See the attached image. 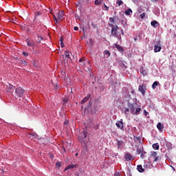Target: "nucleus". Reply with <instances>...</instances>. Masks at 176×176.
I'll return each mask as SVG.
<instances>
[{
    "mask_svg": "<svg viewBox=\"0 0 176 176\" xmlns=\"http://www.w3.org/2000/svg\"><path fill=\"white\" fill-rule=\"evenodd\" d=\"M24 93H25V90L21 88V87H19L15 89L14 96L15 98H21V97H23V96H24Z\"/></svg>",
    "mask_w": 176,
    "mask_h": 176,
    "instance_id": "1",
    "label": "nucleus"
},
{
    "mask_svg": "<svg viewBox=\"0 0 176 176\" xmlns=\"http://www.w3.org/2000/svg\"><path fill=\"white\" fill-rule=\"evenodd\" d=\"M111 35L113 36H116V38H119V36L118 35V29L119 27H118V25H111Z\"/></svg>",
    "mask_w": 176,
    "mask_h": 176,
    "instance_id": "2",
    "label": "nucleus"
},
{
    "mask_svg": "<svg viewBox=\"0 0 176 176\" xmlns=\"http://www.w3.org/2000/svg\"><path fill=\"white\" fill-rule=\"evenodd\" d=\"M127 105L129 108V111L132 115L134 113V111H135V108H137V103H130L128 102Z\"/></svg>",
    "mask_w": 176,
    "mask_h": 176,
    "instance_id": "3",
    "label": "nucleus"
},
{
    "mask_svg": "<svg viewBox=\"0 0 176 176\" xmlns=\"http://www.w3.org/2000/svg\"><path fill=\"white\" fill-rule=\"evenodd\" d=\"M87 137V130H84L81 132V134L80 136H78V140L80 142H83V139L86 138Z\"/></svg>",
    "mask_w": 176,
    "mask_h": 176,
    "instance_id": "4",
    "label": "nucleus"
},
{
    "mask_svg": "<svg viewBox=\"0 0 176 176\" xmlns=\"http://www.w3.org/2000/svg\"><path fill=\"white\" fill-rule=\"evenodd\" d=\"M139 91L142 93V96H145V91L146 90V87L144 85H140L138 87Z\"/></svg>",
    "mask_w": 176,
    "mask_h": 176,
    "instance_id": "5",
    "label": "nucleus"
},
{
    "mask_svg": "<svg viewBox=\"0 0 176 176\" xmlns=\"http://www.w3.org/2000/svg\"><path fill=\"white\" fill-rule=\"evenodd\" d=\"M124 159L126 162L134 160V157H133V155L129 153L124 155Z\"/></svg>",
    "mask_w": 176,
    "mask_h": 176,
    "instance_id": "6",
    "label": "nucleus"
},
{
    "mask_svg": "<svg viewBox=\"0 0 176 176\" xmlns=\"http://www.w3.org/2000/svg\"><path fill=\"white\" fill-rule=\"evenodd\" d=\"M16 87L10 84L7 85V91H9L10 93H13Z\"/></svg>",
    "mask_w": 176,
    "mask_h": 176,
    "instance_id": "7",
    "label": "nucleus"
},
{
    "mask_svg": "<svg viewBox=\"0 0 176 176\" xmlns=\"http://www.w3.org/2000/svg\"><path fill=\"white\" fill-rule=\"evenodd\" d=\"M64 16V11H58L57 14L58 20L61 23V20H63V16Z\"/></svg>",
    "mask_w": 176,
    "mask_h": 176,
    "instance_id": "8",
    "label": "nucleus"
},
{
    "mask_svg": "<svg viewBox=\"0 0 176 176\" xmlns=\"http://www.w3.org/2000/svg\"><path fill=\"white\" fill-rule=\"evenodd\" d=\"M116 126H117V127L118 129H120V130H123L124 129V124H123V121L120 120V121H118L116 123Z\"/></svg>",
    "mask_w": 176,
    "mask_h": 176,
    "instance_id": "9",
    "label": "nucleus"
},
{
    "mask_svg": "<svg viewBox=\"0 0 176 176\" xmlns=\"http://www.w3.org/2000/svg\"><path fill=\"white\" fill-rule=\"evenodd\" d=\"M157 129H158L160 131H163V130L164 129V125L162 124V122H159L157 124Z\"/></svg>",
    "mask_w": 176,
    "mask_h": 176,
    "instance_id": "10",
    "label": "nucleus"
},
{
    "mask_svg": "<svg viewBox=\"0 0 176 176\" xmlns=\"http://www.w3.org/2000/svg\"><path fill=\"white\" fill-rule=\"evenodd\" d=\"M151 157H153L154 159L153 162H157V159H159V157H157V153H156V151H154L151 154Z\"/></svg>",
    "mask_w": 176,
    "mask_h": 176,
    "instance_id": "11",
    "label": "nucleus"
},
{
    "mask_svg": "<svg viewBox=\"0 0 176 176\" xmlns=\"http://www.w3.org/2000/svg\"><path fill=\"white\" fill-rule=\"evenodd\" d=\"M162 50V46L160 45H154V52L155 53H159Z\"/></svg>",
    "mask_w": 176,
    "mask_h": 176,
    "instance_id": "12",
    "label": "nucleus"
},
{
    "mask_svg": "<svg viewBox=\"0 0 176 176\" xmlns=\"http://www.w3.org/2000/svg\"><path fill=\"white\" fill-rule=\"evenodd\" d=\"M135 111H134V113H133V115H135V116H138V115H140V112H141V108H140V107H136L135 109Z\"/></svg>",
    "mask_w": 176,
    "mask_h": 176,
    "instance_id": "13",
    "label": "nucleus"
},
{
    "mask_svg": "<svg viewBox=\"0 0 176 176\" xmlns=\"http://www.w3.org/2000/svg\"><path fill=\"white\" fill-rule=\"evenodd\" d=\"M137 170L139 173H144L145 171V169L142 168V165H138Z\"/></svg>",
    "mask_w": 176,
    "mask_h": 176,
    "instance_id": "14",
    "label": "nucleus"
},
{
    "mask_svg": "<svg viewBox=\"0 0 176 176\" xmlns=\"http://www.w3.org/2000/svg\"><path fill=\"white\" fill-rule=\"evenodd\" d=\"M151 25H152V27H153L154 28H156V27H157V25H159V22H157V21H152L151 22Z\"/></svg>",
    "mask_w": 176,
    "mask_h": 176,
    "instance_id": "15",
    "label": "nucleus"
},
{
    "mask_svg": "<svg viewBox=\"0 0 176 176\" xmlns=\"http://www.w3.org/2000/svg\"><path fill=\"white\" fill-rule=\"evenodd\" d=\"M26 42L29 47H34V46H35V43L34 42L30 41V40H27Z\"/></svg>",
    "mask_w": 176,
    "mask_h": 176,
    "instance_id": "16",
    "label": "nucleus"
},
{
    "mask_svg": "<svg viewBox=\"0 0 176 176\" xmlns=\"http://www.w3.org/2000/svg\"><path fill=\"white\" fill-rule=\"evenodd\" d=\"M90 98V95H87L86 97H85L82 101H81V104H85V102H87V101H89V99Z\"/></svg>",
    "mask_w": 176,
    "mask_h": 176,
    "instance_id": "17",
    "label": "nucleus"
},
{
    "mask_svg": "<svg viewBox=\"0 0 176 176\" xmlns=\"http://www.w3.org/2000/svg\"><path fill=\"white\" fill-rule=\"evenodd\" d=\"M115 24V18L113 17H110L109 18V27H111V25H113Z\"/></svg>",
    "mask_w": 176,
    "mask_h": 176,
    "instance_id": "18",
    "label": "nucleus"
},
{
    "mask_svg": "<svg viewBox=\"0 0 176 176\" xmlns=\"http://www.w3.org/2000/svg\"><path fill=\"white\" fill-rule=\"evenodd\" d=\"M31 35L34 37V38H37L38 37V35H39L38 34V32L37 31H34V30H32L31 32H30Z\"/></svg>",
    "mask_w": 176,
    "mask_h": 176,
    "instance_id": "19",
    "label": "nucleus"
},
{
    "mask_svg": "<svg viewBox=\"0 0 176 176\" xmlns=\"http://www.w3.org/2000/svg\"><path fill=\"white\" fill-rule=\"evenodd\" d=\"M75 167H76V165H75V164H70V165L67 166L65 168V171H67V170H69V168H75Z\"/></svg>",
    "mask_w": 176,
    "mask_h": 176,
    "instance_id": "20",
    "label": "nucleus"
},
{
    "mask_svg": "<svg viewBox=\"0 0 176 176\" xmlns=\"http://www.w3.org/2000/svg\"><path fill=\"white\" fill-rule=\"evenodd\" d=\"M104 55L106 57V58H108V57H109V56H111V52L108 50H104Z\"/></svg>",
    "mask_w": 176,
    "mask_h": 176,
    "instance_id": "21",
    "label": "nucleus"
},
{
    "mask_svg": "<svg viewBox=\"0 0 176 176\" xmlns=\"http://www.w3.org/2000/svg\"><path fill=\"white\" fill-rule=\"evenodd\" d=\"M153 149H155V151H159V148H160L159 143L153 144Z\"/></svg>",
    "mask_w": 176,
    "mask_h": 176,
    "instance_id": "22",
    "label": "nucleus"
},
{
    "mask_svg": "<svg viewBox=\"0 0 176 176\" xmlns=\"http://www.w3.org/2000/svg\"><path fill=\"white\" fill-rule=\"evenodd\" d=\"M38 40L36 41L37 43H41L43 41V37L41 35H37Z\"/></svg>",
    "mask_w": 176,
    "mask_h": 176,
    "instance_id": "23",
    "label": "nucleus"
},
{
    "mask_svg": "<svg viewBox=\"0 0 176 176\" xmlns=\"http://www.w3.org/2000/svg\"><path fill=\"white\" fill-rule=\"evenodd\" d=\"M70 53H71V52H69V51H65V56L67 58H69V60H71V57L69 56Z\"/></svg>",
    "mask_w": 176,
    "mask_h": 176,
    "instance_id": "24",
    "label": "nucleus"
},
{
    "mask_svg": "<svg viewBox=\"0 0 176 176\" xmlns=\"http://www.w3.org/2000/svg\"><path fill=\"white\" fill-rule=\"evenodd\" d=\"M133 13V10H131L130 8H129L127 10L125 11V14L126 16H130Z\"/></svg>",
    "mask_w": 176,
    "mask_h": 176,
    "instance_id": "25",
    "label": "nucleus"
},
{
    "mask_svg": "<svg viewBox=\"0 0 176 176\" xmlns=\"http://www.w3.org/2000/svg\"><path fill=\"white\" fill-rule=\"evenodd\" d=\"M142 151H144V148H142H142H137V149H136V153H137L138 155H140V153H142Z\"/></svg>",
    "mask_w": 176,
    "mask_h": 176,
    "instance_id": "26",
    "label": "nucleus"
},
{
    "mask_svg": "<svg viewBox=\"0 0 176 176\" xmlns=\"http://www.w3.org/2000/svg\"><path fill=\"white\" fill-rule=\"evenodd\" d=\"M117 144H118V148H120V146H122V145H123V141L122 140H117Z\"/></svg>",
    "mask_w": 176,
    "mask_h": 176,
    "instance_id": "27",
    "label": "nucleus"
},
{
    "mask_svg": "<svg viewBox=\"0 0 176 176\" xmlns=\"http://www.w3.org/2000/svg\"><path fill=\"white\" fill-rule=\"evenodd\" d=\"M116 49H118V51L123 52V48L122 47H120V45L116 44Z\"/></svg>",
    "mask_w": 176,
    "mask_h": 176,
    "instance_id": "28",
    "label": "nucleus"
},
{
    "mask_svg": "<svg viewBox=\"0 0 176 176\" xmlns=\"http://www.w3.org/2000/svg\"><path fill=\"white\" fill-rule=\"evenodd\" d=\"M38 16H42V12H35L34 19H36L38 17Z\"/></svg>",
    "mask_w": 176,
    "mask_h": 176,
    "instance_id": "29",
    "label": "nucleus"
},
{
    "mask_svg": "<svg viewBox=\"0 0 176 176\" xmlns=\"http://www.w3.org/2000/svg\"><path fill=\"white\" fill-rule=\"evenodd\" d=\"M54 19L55 21L56 24H59L60 21L58 20V18L56 17V15H53Z\"/></svg>",
    "mask_w": 176,
    "mask_h": 176,
    "instance_id": "30",
    "label": "nucleus"
},
{
    "mask_svg": "<svg viewBox=\"0 0 176 176\" xmlns=\"http://www.w3.org/2000/svg\"><path fill=\"white\" fill-rule=\"evenodd\" d=\"M116 4L118 5V6H121V5H123V1L122 0H118Z\"/></svg>",
    "mask_w": 176,
    "mask_h": 176,
    "instance_id": "31",
    "label": "nucleus"
},
{
    "mask_svg": "<svg viewBox=\"0 0 176 176\" xmlns=\"http://www.w3.org/2000/svg\"><path fill=\"white\" fill-rule=\"evenodd\" d=\"M159 85L157 82H154L153 84L152 85V88L153 89H156V87Z\"/></svg>",
    "mask_w": 176,
    "mask_h": 176,
    "instance_id": "32",
    "label": "nucleus"
},
{
    "mask_svg": "<svg viewBox=\"0 0 176 176\" xmlns=\"http://www.w3.org/2000/svg\"><path fill=\"white\" fill-rule=\"evenodd\" d=\"M104 0H96L95 5H100Z\"/></svg>",
    "mask_w": 176,
    "mask_h": 176,
    "instance_id": "33",
    "label": "nucleus"
},
{
    "mask_svg": "<svg viewBox=\"0 0 176 176\" xmlns=\"http://www.w3.org/2000/svg\"><path fill=\"white\" fill-rule=\"evenodd\" d=\"M79 63H82V65H85L86 64V61H85L83 60V58H81L80 60H79Z\"/></svg>",
    "mask_w": 176,
    "mask_h": 176,
    "instance_id": "34",
    "label": "nucleus"
},
{
    "mask_svg": "<svg viewBox=\"0 0 176 176\" xmlns=\"http://www.w3.org/2000/svg\"><path fill=\"white\" fill-rule=\"evenodd\" d=\"M144 168H149L150 166L148 163L145 162L144 164Z\"/></svg>",
    "mask_w": 176,
    "mask_h": 176,
    "instance_id": "35",
    "label": "nucleus"
},
{
    "mask_svg": "<svg viewBox=\"0 0 176 176\" xmlns=\"http://www.w3.org/2000/svg\"><path fill=\"white\" fill-rule=\"evenodd\" d=\"M63 105H65V104H67V102H68V98H65L63 100Z\"/></svg>",
    "mask_w": 176,
    "mask_h": 176,
    "instance_id": "36",
    "label": "nucleus"
},
{
    "mask_svg": "<svg viewBox=\"0 0 176 176\" xmlns=\"http://www.w3.org/2000/svg\"><path fill=\"white\" fill-rule=\"evenodd\" d=\"M145 153H146V152H142L140 155L141 159H144V157H145Z\"/></svg>",
    "mask_w": 176,
    "mask_h": 176,
    "instance_id": "37",
    "label": "nucleus"
},
{
    "mask_svg": "<svg viewBox=\"0 0 176 176\" xmlns=\"http://www.w3.org/2000/svg\"><path fill=\"white\" fill-rule=\"evenodd\" d=\"M134 141H137L138 142H141V139L138 137H135L134 138Z\"/></svg>",
    "mask_w": 176,
    "mask_h": 176,
    "instance_id": "38",
    "label": "nucleus"
},
{
    "mask_svg": "<svg viewBox=\"0 0 176 176\" xmlns=\"http://www.w3.org/2000/svg\"><path fill=\"white\" fill-rule=\"evenodd\" d=\"M103 10H109V8L108 6H107V5H105V3H104Z\"/></svg>",
    "mask_w": 176,
    "mask_h": 176,
    "instance_id": "39",
    "label": "nucleus"
},
{
    "mask_svg": "<svg viewBox=\"0 0 176 176\" xmlns=\"http://www.w3.org/2000/svg\"><path fill=\"white\" fill-rule=\"evenodd\" d=\"M56 166L58 167V168L61 167V162H56Z\"/></svg>",
    "mask_w": 176,
    "mask_h": 176,
    "instance_id": "40",
    "label": "nucleus"
},
{
    "mask_svg": "<svg viewBox=\"0 0 176 176\" xmlns=\"http://www.w3.org/2000/svg\"><path fill=\"white\" fill-rule=\"evenodd\" d=\"M145 17V12H143L142 14H140V18L144 19Z\"/></svg>",
    "mask_w": 176,
    "mask_h": 176,
    "instance_id": "41",
    "label": "nucleus"
},
{
    "mask_svg": "<svg viewBox=\"0 0 176 176\" xmlns=\"http://www.w3.org/2000/svg\"><path fill=\"white\" fill-rule=\"evenodd\" d=\"M60 43H64V37L60 36Z\"/></svg>",
    "mask_w": 176,
    "mask_h": 176,
    "instance_id": "42",
    "label": "nucleus"
},
{
    "mask_svg": "<svg viewBox=\"0 0 176 176\" xmlns=\"http://www.w3.org/2000/svg\"><path fill=\"white\" fill-rule=\"evenodd\" d=\"M23 54L25 56V57H28V52H23Z\"/></svg>",
    "mask_w": 176,
    "mask_h": 176,
    "instance_id": "43",
    "label": "nucleus"
},
{
    "mask_svg": "<svg viewBox=\"0 0 176 176\" xmlns=\"http://www.w3.org/2000/svg\"><path fill=\"white\" fill-rule=\"evenodd\" d=\"M144 113L145 116H147L148 115H149V113L146 111V110H144Z\"/></svg>",
    "mask_w": 176,
    "mask_h": 176,
    "instance_id": "44",
    "label": "nucleus"
},
{
    "mask_svg": "<svg viewBox=\"0 0 176 176\" xmlns=\"http://www.w3.org/2000/svg\"><path fill=\"white\" fill-rule=\"evenodd\" d=\"M22 64H23V65H27V61L23 60Z\"/></svg>",
    "mask_w": 176,
    "mask_h": 176,
    "instance_id": "45",
    "label": "nucleus"
},
{
    "mask_svg": "<svg viewBox=\"0 0 176 176\" xmlns=\"http://www.w3.org/2000/svg\"><path fill=\"white\" fill-rule=\"evenodd\" d=\"M78 30H79V28H78V26H75L74 31H78Z\"/></svg>",
    "mask_w": 176,
    "mask_h": 176,
    "instance_id": "46",
    "label": "nucleus"
},
{
    "mask_svg": "<svg viewBox=\"0 0 176 176\" xmlns=\"http://www.w3.org/2000/svg\"><path fill=\"white\" fill-rule=\"evenodd\" d=\"M130 111V108H125V112H129Z\"/></svg>",
    "mask_w": 176,
    "mask_h": 176,
    "instance_id": "47",
    "label": "nucleus"
},
{
    "mask_svg": "<svg viewBox=\"0 0 176 176\" xmlns=\"http://www.w3.org/2000/svg\"><path fill=\"white\" fill-rule=\"evenodd\" d=\"M141 74H142L143 75H145L146 73H145V71H144V70H142L141 72Z\"/></svg>",
    "mask_w": 176,
    "mask_h": 176,
    "instance_id": "48",
    "label": "nucleus"
},
{
    "mask_svg": "<svg viewBox=\"0 0 176 176\" xmlns=\"http://www.w3.org/2000/svg\"><path fill=\"white\" fill-rule=\"evenodd\" d=\"M36 26H33V31H36Z\"/></svg>",
    "mask_w": 176,
    "mask_h": 176,
    "instance_id": "49",
    "label": "nucleus"
},
{
    "mask_svg": "<svg viewBox=\"0 0 176 176\" xmlns=\"http://www.w3.org/2000/svg\"><path fill=\"white\" fill-rule=\"evenodd\" d=\"M60 47H64V43H60Z\"/></svg>",
    "mask_w": 176,
    "mask_h": 176,
    "instance_id": "50",
    "label": "nucleus"
},
{
    "mask_svg": "<svg viewBox=\"0 0 176 176\" xmlns=\"http://www.w3.org/2000/svg\"><path fill=\"white\" fill-rule=\"evenodd\" d=\"M114 176H120V174H119V173H116V174L114 175Z\"/></svg>",
    "mask_w": 176,
    "mask_h": 176,
    "instance_id": "51",
    "label": "nucleus"
},
{
    "mask_svg": "<svg viewBox=\"0 0 176 176\" xmlns=\"http://www.w3.org/2000/svg\"><path fill=\"white\" fill-rule=\"evenodd\" d=\"M138 38L137 37H134V41H135V42H136L137 41H138Z\"/></svg>",
    "mask_w": 176,
    "mask_h": 176,
    "instance_id": "52",
    "label": "nucleus"
},
{
    "mask_svg": "<svg viewBox=\"0 0 176 176\" xmlns=\"http://www.w3.org/2000/svg\"><path fill=\"white\" fill-rule=\"evenodd\" d=\"M152 2H157V0H151Z\"/></svg>",
    "mask_w": 176,
    "mask_h": 176,
    "instance_id": "53",
    "label": "nucleus"
},
{
    "mask_svg": "<svg viewBox=\"0 0 176 176\" xmlns=\"http://www.w3.org/2000/svg\"><path fill=\"white\" fill-rule=\"evenodd\" d=\"M121 31H122V34H123V30H122Z\"/></svg>",
    "mask_w": 176,
    "mask_h": 176,
    "instance_id": "54",
    "label": "nucleus"
},
{
    "mask_svg": "<svg viewBox=\"0 0 176 176\" xmlns=\"http://www.w3.org/2000/svg\"><path fill=\"white\" fill-rule=\"evenodd\" d=\"M91 104V102L89 101V105Z\"/></svg>",
    "mask_w": 176,
    "mask_h": 176,
    "instance_id": "55",
    "label": "nucleus"
},
{
    "mask_svg": "<svg viewBox=\"0 0 176 176\" xmlns=\"http://www.w3.org/2000/svg\"><path fill=\"white\" fill-rule=\"evenodd\" d=\"M76 156H78V153H76Z\"/></svg>",
    "mask_w": 176,
    "mask_h": 176,
    "instance_id": "56",
    "label": "nucleus"
},
{
    "mask_svg": "<svg viewBox=\"0 0 176 176\" xmlns=\"http://www.w3.org/2000/svg\"><path fill=\"white\" fill-rule=\"evenodd\" d=\"M121 38H122V37H121V36H120V37H119V39H120Z\"/></svg>",
    "mask_w": 176,
    "mask_h": 176,
    "instance_id": "57",
    "label": "nucleus"
}]
</instances>
